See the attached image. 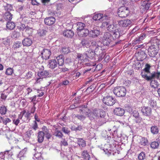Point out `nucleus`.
<instances>
[{
    "label": "nucleus",
    "mask_w": 160,
    "mask_h": 160,
    "mask_svg": "<svg viewBox=\"0 0 160 160\" xmlns=\"http://www.w3.org/2000/svg\"><path fill=\"white\" fill-rule=\"evenodd\" d=\"M150 68L151 66L149 64H146L143 71L141 73L142 76L147 81H151L155 78L159 79L160 76V72H154L151 73L150 72Z\"/></svg>",
    "instance_id": "nucleus-1"
},
{
    "label": "nucleus",
    "mask_w": 160,
    "mask_h": 160,
    "mask_svg": "<svg viewBox=\"0 0 160 160\" xmlns=\"http://www.w3.org/2000/svg\"><path fill=\"white\" fill-rule=\"evenodd\" d=\"M101 44L102 43L100 42L93 41L90 46V49L88 51H87L85 53L86 54H87V58L93 57L96 54V52H100L101 51L102 52Z\"/></svg>",
    "instance_id": "nucleus-2"
},
{
    "label": "nucleus",
    "mask_w": 160,
    "mask_h": 160,
    "mask_svg": "<svg viewBox=\"0 0 160 160\" xmlns=\"http://www.w3.org/2000/svg\"><path fill=\"white\" fill-rule=\"evenodd\" d=\"M83 110L85 111V114H86L88 117H89L90 119H92L91 118L92 117V114L95 117H99L100 118H103L105 116V112L100 109H95L93 110V112H91L89 109H88L87 108H85ZM80 111L82 112L83 110L81 109Z\"/></svg>",
    "instance_id": "nucleus-3"
},
{
    "label": "nucleus",
    "mask_w": 160,
    "mask_h": 160,
    "mask_svg": "<svg viewBox=\"0 0 160 160\" xmlns=\"http://www.w3.org/2000/svg\"><path fill=\"white\" fill-rule=\"evenodd\" d=\"M110 17L109 15H103L101 13H97L95 14L93 17L94 20H100L102 22V24L104 27L107 26L110 22Z\"/></svg>",
    "instance_id": "nucleus-4"
},
{
    "label": "nucleus",
    "mask_w": 160,
    "mask_h": 160,
    "mask_svg": "<svg viewBox=\"0 0 160 160\" xmlns=\"http://www.w3.org/2000/svg\"><path fill=\"white\" fill-rule=\"evenodd\" d=\"M117 27L116 24H112L107 27V30L113 34L115 38H118L120 36L119 29Z\"/></svg>",
    "instance_id": "nucleus-5"
},
{
    "label": "nucleus",
    "mask_w": 160,
    "mask_h": 160,
    "mask_svg": "<svg viewBox=\"0 0 160 160\" xmlns=\"http://www.w3.org/2000/svg\"><path fill=\"white\" fill-rule=\"evenodd\" d=\"M114 39L111 34L108 32H105L102 39V42L104 46H108Z\"/></svg>",
    "instance_id": "nucleus-6"
},
{
    "label": "nucleus",
    "mask_w": 160,
    "mask_h": 160,
    "mask_svg": "<svg viewBox=\"0 0 160 160\" xmlns=\"http://www.w3.org/2000/svg\"><path fill=\"white\" fill-rule=\"evenodd\" d=\"M113 92L118 97H123L126 93L125 88L122 86H118L115 88Z\"/></svg>",
    "instance_id": "nucleus-7"
},
{
    "label": "nucleus",
    "mask_w": 160,
    "mask_h": 160,
    "mask_svg": "<svg viewBox=\"0 0 160 160\" xmlns=\"http://www.w3.org/2000/svg\"><path fill=\"white\" fill-rule=\"evenodd\" d=\"M117 13L119 17L122 18H125L128 15L129 11L128 8L121 7L118 8Z\"/></svg>",
    "instance_id": "nucleus-8"
},
{
    "label": "nucleus",
    "mask_w": 160,
    "mask_h": 160,
    "mask_svg": "<svg viewBox=\"0 0 160 160\" xmlns=\"http://www.w3.org/2000/svg\"><path fill=\"white\" fill-rule=\"evenodd\" d=\"M49 6V5H48ZM50 6H51L52 9H49L48 10L49 13L51 15H54L56 14L59 12V10L61 8L62 4H58L57 6L52 4H50Z\"/></svg>",
    "instance_id": "nucleus-9"
},
{
    "label": "nucleus",
    "mask_w": 160,
    "mask_h": 160,
    "mask_svg": "<svg viewBox=\"0 0 160 160\" xmlns=\"http://www.w3.org/2000/svg\"><path fill=\"white\" fill-rule=\"evenodd\" d=\"M30 113L29 112H26V110H23L19 114V118L21 119H22L23 122H28L30 119Z\"/></svg>",
    "instance_id": "nucleus-10"
},
{
    "label": "nucleus",
    "mask_w": 160,
    "mask_h": 160,
    "mask_svg": "<svg viewBox=\"0 0 160 160\" xmlns=\"http://www.w3.org/2000/svg\"><path fill=\"white\" fill-rule=\"evenodd\" d=\"M102 101L105 104L108 106L113 105L116 102L115 98L109 96L104 97L102 99Z\"/></svg>",
    "instance_id": "nucleus-11"
},
{
    "label": "nucleus",
    "mask_w": 160,
    "mask_h": 160,
    "mask_svg": "<svg viewBox=\"0 0 160 160\" xmlns=\"http://www.w3.org/2000/svg\"><path fill=\"white\" fill-rule=\"evenodd\" d=\"M158 52L157 46L155 45H152L148 49V54L151 57H155Z\"/></svg>",
    "instance_id": "nucleus-12"
},
{
    "label": "nucleus",
    "mask_w": 160,
    "mask_h": 160,
    "mask_svg": "<svg viewBox=\"0 0 160 160\" xmlns=\"http://www.w3.org/2000/svg\"><path fill=\"white\" fill-rule=\"evenodd\" d=\"M141 111L142 115L146 117H149L152 115V109L148 106L141 107Z\"/></svg>",
    "instance_id": "nucleus-13"
},
{
    "label": "nucleus",
    "mask_w": 160,
    "mask_h": 160,
    "mask_svg": "<svg viewBox=\"0 0 160 160\" xmlns=\"http://www.w3.org/2000/svg\"><path fill=\"white\" fill-rule=\"evenodd\" d=\"M38 74L39 78H37L36 82L38 83L42 80L43 78L47 77L49 74V72L43 70L42 71L38 72Z\"/></svg>",
    "instance_id": "nucleus-14"
},
{
    "label": "nucleus",
    "mask_w": 160,
    "mask_h": 160,
    "mask_svg": "<svg viewBox=\"0 0 160 160\" xmlns=\"http://www.w3.org/2000/svg\"><path fill=\"white\" fill-rule=\"evenodd\" d=\"M113 148L111 145L108 143L106 144L103 148V150L107 154H114Z\"/></svg>",
    "instance_id": "nucleus-15"
},
{
    "label": "nucleus",
    "mask_w": 160,
    "mask_h": 160,
    "mask_svg": "<svg viewBox=\"0 0 160 160\" xmlns=\"http://www.w3.org/2000/svg\"><path fill=\"white\" fill-rule=\"evenodd\" d=\"M132 21L129 19L121 20L118 21V24L121 27L126 28L131 25Z\"/></svg>",
    "instance_id": "nucleus-16"
},
{
    "label": "nucleus",
    "mask_w": 160,
    "mask_h": 160,
    "mask_svg": "<svg viewBox=\"0 0 160 160\" xmlns=\"http://www.w3.org/2000/svg\"><path fill=\"white\" fill-rule=\"evenodd\" d=\"M41 54L43 59L47 60L49 58L51 54V52L50 49H44L42 51Z\"/></svg>",
    "instance_id": "nucleus-17"
},
{
    "label": "nucleus",
    "mask_w": 160,
    "mask_h": 160,
    "mask_svg": "<svg viewBox=\"0 0 160 160\" xmlns=\"http://www.w3.org/2000/svg\"><path fill=\"white\" fill-rule=\"evenodd\" d=\"M100 32L97 28H93L92 30L89 31L88 36L92 38H96L100 34Z\"/></svg>",
    "instance_id": "nucleus-18"
},
{
    "label": "nucleus",
    "mask_w": 160,
    "mask_h": 160,
    "mask_svg": "<svg viewBox=\"0 0 160 160\" xmlns=\"http://www.w3.org/2000/svg\"><path fill=\"white\" fill-rule=\"evenodd\" d=\"M132 114L133 118V119L136 123H140L142 120V118L140 117L139 113L138 111L134 110L132 112Z\"/></svg>",
    "instance_id": "nucleus-19"
},
{
    "label": "nucleus",
    "mask_w": 160,
    "mask_h": 160,
    "mask_svg": "<svg viewBox=\"0 0 160 160\" xmlns=\"http://www.w3.org/2000/svg\"><path fill=\"white\" fill-rule=\"evenodd\" d=\"M55 21V18L52 17H50L45 18L44 19L45 23L47 25H51L53 24Z\"/></svg>",
    "instance_id": "nucleus-20"
},
{
    "label": "nucleus",
    "mask_w": 160,
    "mask_h": 160,
    "mask_svg": "<svg viewBox=\"0 0 160 160\" xmlns=\"http://www.w3.org/2000/svg\"><path fill=\"white\" fill-rule=\"evenodd\" d=\"M113 112L114 114L121 116L124 115L125 112L123 109L120 108H118L114 109Z\"/></svg>",
    "instance_id": "nucleus-21"
},
{
    "label": "nucleus",
    "mask_w": 160,
    "mask_h": 160,
    "mask_svg": "<svg viewBox=\"0 0 160 160\" xmlns=\"http://www.w3.org/2000/svg\"><path fill=\"white\" fill-rule=\"evenodd\" d=\"M58 62L55 59H52L49 61L48 66L49 68L54 69L57 67Z\"/></svg>",
    "instance_id": "nucleus-22"
},
{
    "label": "nucleus",
    "mask_w": 160,
    "mask_h": 160,
    "mask_svg": "<svg viewBox=\"0 0 160 160\" xmlns=\"http://www.w3.org/2000/svg\"><path fill=\"white\" fill-rule=\"evenodd\" d=\"M78 35L80 37H85L88 35L89 31L87 29H84L77 32Z\"/></svg>",
    "instance_id": "nucleus-23"
},
{
    "label": "nucleus",
    "mask_w": 160,
    "mask_h": 160,
    "mask_svg": "<svg viewBox=\"0 0 160 160\" xmlns=\"http://www.w3.org/2000/svg\"><path fill=\"white\" fill-rule=\"evenodd\" d=\"M22 44L24 46H29L32 43V41L31 39L29 38H26L22 40Z\"/></svg>",
    "instance_id": "nucleus-24"
},
{
    "label": "nucleus",
    "mask_w": 160,
    "mask_h": 160,
    "mask_svg": "<svg viewBox=\"0 0 160 160\" xmlns=\"http://www.w3.org/2000/svg\"><path fill=\"white\" fill-rule=\"evenodd\" d=\"M63 35L68 38H71L74 36L73 32L70 30H66L63 32Z\"/></svg>",
    "instance_id": "nucleus-25"
},
{
    "label": "nucleus",
    "mask_w": 160,
    "mask_h": 160,
    "mask_svg": "<svg viewBox=\"0 0 160 160\" xmlns=\"http://www.w3.org/2000/svg\"><path fill=\"white\" fill-rule=\"evenodd\" d=\"M141 5L146 10H148L149 8L150 4L148 0H142L141 2Z\"/></svg>",
    "instance_id": "nucleus-26"
},
{
    "label": "nucleus",
    "mask_w": 160,
    "mask_h": 160,
    "mask_svg": "<svg viewBox=\"0 0 160 160\" xmlns=\"http://www.w3.org/2000/svg\"><path fill=\"white\" fill-rule=\"evenodd\" d=\"M151 133L154 135L158 134L159 132V128L157 126H152L150 128Z\"/></svg>",
    "instance_id": "nucleus-27"
},
{
    "label": "nucleus",
    "mask_w": 160,
    "mask_h": 160,
    "mask_svg": "<svg viewBox=\"0 0 160 160\" xmlns=\"http://www.w3.org/2000/svg\"><path fill=\"white\" fill-rule=\"evenodd\" d=\"M77 143L80 147H84L86 146L85 141L82 138H77Z\"/></svg>",
    "instance_id": "nucleus-28"
},
{
    "label": "nucleus",
    "mask_w": 160,
    "mask_h": 160,
    "mask_svg": "<svg viewBox=\"0 0 160 160\" xmlns=\"http://www.w3.org/2000/svg\"><path fill=\"white\" fill-rule=\"evenodd\" d=\"M87 54H86L85 53L83 54L78 53L77 56V59L78 60H81V62H83L84 60L87 58Z\"/></svg>",
    "instance_id": "nucleus-29"
},
{
    "label": "nucleus",
    "mask_w": 160,
    "mask_h": 160,
    "mask_svg": "<svg viewBox=\"0 0 160 160\" xmlns=\"http://www.w3.org/2000/svg\"><path fill=\"white\" fill-rule=\"evenodd\" d=\"M11 118H12V123L16 126H18L20 123V119H21V118H19V114L18 115V118H16V115H12Z\"/></svg>",
    "instance_id": "nucleus-30"
},
{
    "label": "nucleus",
    "mask_w": 160,
    "mask_h": 160,
    "mask_svg": "<svg viewBox=\"0 0 160 160\" xmlns=\"http://www.w3.org/2000/svg\"><path fill=\"white\" fill-rule=\"evenodd\" d=\"M44 134L42 131H40L38 133V140L39 142H42L44 139Z\"/></svg>",
    "instance_id": "nucleus-31"
},
{
    "label": "nucleus",
    "mask_w": 160,
    "mask_h": 160,
    "mask_svg": "<svg viewBox=\"0 0 160 160\" xmlns=\"http://www.w3.org/2000/svg\"><path fill=\"white\" fill-rule=\"evenodd\" d=\"M1 43L6 46H9L10 45V41L8 38H3L1 39Z\"/></svg>",
    "instance_id": "nucleus-32"
},
{
    "label": "nucleus",
    "mask_w": 160,
    "mask_h": 160,
    "mask_svg": "<svg viewBox=\"0 0 160 160\" xmlns=\"http://www.w3.org/2000/svg\"><path fill=\"white\" fill-rule=\"evenodd\" d=\"M57 59L58 61V64L59 66H62L63 65L64 63V59L63 57V56L62 55H60L56 58Z\"/></svg>",
    "instance_id": "nucleus-33"
},
{
    "label": "nucleus",
    "mask_w": 160,
    "mask_h": 160,
    "mask_svg": "<svg viewBox=\"0 0 160 160\" xmlns=\"http://www.w3.org/2000/svg\"><path fill=\"white\" fill-rule=\"evenodd\" d=\"M33 132L31 129H28L25 134L24 137L25 139L28 140L32 135H33Z\"/></svg>",
    "instance_id": "nucleus-34"
},
{
    "label": "nucleus",
    "mask_w": 160,
    "mask_h": 160,
    "mask_svg": "<svg viewBox=\"0 0 160 160\" xmlns=\"http://www.w3.org/2000/svg\"><path fill=\"white\" fill-rule=\"evenodd\" d=\"M15 23L12 22H8L6 24L7 28L11 30L13 29L15 27Z\"/></svg>",
    "instance_id": "nucleus-35"
},
{
    "label": "nucleus",
    "mask_w": 160,
    "mask_h": 160,
    "mask_svg": "<svg viewBox=\"0 0 160 160\" xmlns=\"http://www.w3.org/2000/svg\"><path fill=\"white\" fill-rule=\"evenodd\" d=\"M12 15L9 12H7L5 13V19L6 20L10 21L12 18Z\"/></svg>",
    "instance_id": "nucleus-36"
},
{
    "label": "nucleus",
    "mask_w": 160,
    "mask_h": 160,
    "mask_svg": "<svg viewBox=\"0 0 160 160\" xmlns=\"http://www.w3.org/2000/svg\"><path fill=\"white\" fill-rule=\"evenodd\" d=\"M25 33V35L26 36H30L32 35L33 31L32 28L27 27L26 29L24 31Z\"/></svg>",
    "instance_id": "nucleus-37"
},
{
    "label": "nucleus",
    "mask_w": 160,
    "mask_h": 160,
    "mask_svg": "<svg viewBox=\"0 0 160 160\" xmlns=\"http://www.w3.org/2000/svg\"><path fill=\"white\" fill-rule=\"evenodd\" d=\"M82 155L85 160H89L90 156L86 150H84L82 153Z\"/></svg>",
    "instance_id": "nucleus-38"
},
{
    "label": "nucleus",
    "mask_w": 160,
    "mask_h": 160,
    "mask_svg": "<svg viewBox=\"0 0 160 160\" xmlns=\"http://www.w3.org/2000/svg\"><path fill=\"white\" fill-rule=\"evenodd\" d=\"M77 32L82 29H84V27H85V25L84 23L81 22H78L77 23Z\"/></svg>",
    "instance_id": "nucleus-39"
},
{
    "label": "nucleus",
    "mask_w": 160,
    "mask_h": 160,
    "mask_svg": "<svg viewBox=\"0 0 160 160\" xmlns=\"http://www.w3.org/2000/svg\"><path fill=\"white\" fill-rule=\"evenodd\" d=\"M145 37V35L144 34H142L137 39H135L134 42L135 44H137L139 42H140Z\"/></svg>",
    "instance_id": "nucleus-40"
},
{
    "label": "nucleus",
    "mask_w": 160,
    "mask_h": 160,
    "mask_svg": "<svg viewBox=\"0 0 160 160\" xmlns=\"http://www.w3.org/2000/svg\"><path fill=\"white\" fill-rule=\"evenodd\" d=\"M138 160H146L145 154L143 152H141L138 157Z\"/></svg>",
    "instance_id": "nucleus-41"
},
{
    "label": "nucleus",
    "mask_w": 160,
    "mask_h": 160,
    "mask_svg": "<svg viewBox=\"0 0 160 160\" xmlns=\"http://www.w3.org/2000/svg\"><path fill=\"white\" fill-rule=\"evenodd\" d=\"M22 43L20 42L17 41L15 42L13 45V48L14 49L19 48L22 45Z\"/></svg>",
    "instance_id": "nucleus-42"
},
{
    "label": "nucleus",
    "mask_w": 160,
    "mask_h": 160,
    "mask_svg": "<svg viewBox=\"0 0 160 160\" xmlns=\"http://www.w3.org/2000/svg\"><path fill=\"white\" fill-rule=\"evenodd\" d=\"M7 111V108L4 106L0 107V114L2 115H5Z\"/></svg>",
    "instance_id": "nucleus-43"
},
{
    "label": "nucleus",
    "mask_w": 160,
    "mask_h": 160,
    "mask_svg": "<svg viewBox=\"0 0 160 160\" xmlns=\"http://www.w3.org/2000/svg\"><path fill=\"white\" fill-rule=\"evenodd\" d=\"M151 147L153 149L158 148L159 146V143L157 141H154L151 142Z\"/></svg>",
    "instance_id": "nucleus-44"
},
{
    "label": "nucleus",
    "mask_w": 160,
    "mask_h": 160,
    "mask_svg": "<svg viewBox=\"0 0 160 160\" xmlns=\"http://www.w3.org/2000/svg\"><path fill=\"white\" fill-rule=\"evenodd\" d=\"M88 41L87 39H84L82 40L81 44L82 46L88 47L89 46Z\"/></svg>",
    "instance_id": "nucleus-45"
},
{
    "label": "nucleus",
    "mask_w": 160,
    "mask_h": 160,
    "mask_svg": "<svg viewBox=\"0 0 160 160\" xmlns=\"http://www.w3.org/2000/svg\"><path fill=\"white\" fill-rule=\"evenodd\" d=\"M38 124L36 121H34L33 122L31 126V129H32L35 131H36L38 128Z\"/></svg>",
    "instance_id": "nucleus-46"
},
{
    "label": "nucleus",
    "mask_w": 160,
    "mask_h": 160,
    "mask_svg": "<svg viewBox=\"0 0 160 160\" xmlns=\"http://www.w3.org/2000/svg\"><path fill=\"white\" fill-rule=\"evenodd\" d=\"M148 143L147 139L144 138H142L140 140V143L143 146H145Z\"/></svg>",
    "instance_id": "nucleus-47"
},
{
    "label": "nucleus",
    "mask_w": 160,
    "mask_h": 160,
    "mask_svg": "<svg viewBox=\"0 0 160 160\" xmlns=\"http://www.w3.org/2000/svg\"><path fill=\"white\" fill-rule=\"evenodd\" d=\"M152 80V79L151 80L152 81H151L150 83L151 87L155 88H158V82L155 80Z\"/></svg>",
    "instance_id": "nucleus-48"
},
{
    "label": "nucleus",
    "mask_w": 160,
    "mask_h": 160,
    "mask_svg": "<svg viewBox=\"0 0 160 160\" xmlns=\"http://www.w3.org/2000/svg\"><path fill=\"white\" fill-rule=\"evenodd\" d=\"M41 154L40 152H37L34 154L33 158L34 160H39L40 158H41Z\"/></svg>",
    "instance_id": "nucleus-49"
},
{
    "label": "nucleus",
    "mask_w": 160,
    "mask_h": 160,
    "mask_svg": "<svg viewBox=\"0 0 160 160\" xmlns=\"http://www.w3.org/2000/svg\"><path fill=\"white\" fill-rule=\"evenodd\" d=\"M149 104L152 107H154L156 106V102L152 98L150 99L149 101Z\"/></svg>",
    "instance_id": "nucleus-50"
},
{
    "label": "nucleus",
    "mask_w": 160,
    "mask_h": 160,
    "mask_svg": "<svg viewBox=\"0 0 160 160\" xmlns=\"http://www.w3.org/2000/svg\"><path fill=\"white\" fill-rule=\"evenodd\" d=\"M67 140L65 139H63L60 142V145L61 146H67L68 145V143Z\"/></svg>",
    "instance_id": "nucleus-51"
},
{
    "label": "nucleus",
    "mask_w": 160,
    "mask_h": 160,
    "mask_svg": "<svg viewBox=\"0 0 160 160\" xmlns=\"http://www.w3.org/2000/svg\"><path fill=\"white\" fill-rule=\"evenodd\" d=\"M20 35V33L19 32L16 31H14L12 33V37L14 38H17L19 37Z\"/></svg>",
    "instance_id": "nucleus-52"
},
{
    "label": "nucleus",
    "mask_w": 160,
    "mask_h": 160,
    "mask_svg": "<svg viewBox=\"0 0 160 160\" xmlns=\"http://www.w3.org/2000/svg\"><path fill=\"white\" fill-rule=\"evenodd\" d=\"M63 54H67L69 52L68 48L66 47H62L61 50Z\"/></svg>",
    "instance_id": "nucleus-53"
},
{
    "label": "nucleus",
    "mask_w": 160,
    "mask_h": 160,
    "mask_svg": "<svg viewBox=\"0 0 160 160\" xmlns=\"http://www.w3.org/2000/svg\"><path fill=\"white\" fill-rule=\"evenodd\" d=\"M55 136L59 138H62L63 136L62 133L59 131H57L55 132Z\"/></svg>",
    "instance_id": "nucleus-54"
},
{
    "label": "nucleus",
    "mask_w": 160,
    "mask_h": 160,
    "mask_svg": "<svg viewBox=\"0 0 160 160\" xmlns=\"http://www.w3.org/2000/svg\"><path fill=\"white\" fill-rule=\"evenodd\" d=\"M13 73V70L11 68H8L6 71V74L8 75H11Z\"/></svg>",
    "instance_id": "nucleus-55"
},
{
    "label": "nucleus",
    "mask_w": 160,
    "mask_h": 160,
    "mask_svg": "<svg viewBox=\"0 0 160 160\" xmlns=\"http://www.w3.org/2000/svg\"><path fill=\"white\" fill-rule=\"evenodd\" d=\"M43 4L44 5H48V8H50V7L51 6H48V5H48L49 3V2H50V0H41Z\"/></svg>",
    "instance_id": "nucleus-56"
},
{
    "label": "nucleus",
    "mask_w": 160,
    "mask_h": 160,
    "mask_svg": "<svg viewBox=\"0 0 160 160\" xmlns=\"http://www.w3.org/2000/svg\"><path fill=\"white\" fill-rule=\"evenodd\" d=\"M76 117H77L78 119L81 121H83L85 118V117L84 115H77L76 116Z\"/></svg>",
    "instance_id": "nucleus-57"
},
{
    "label": "nucleus",
    "mask_w": 160,
    "mask_h": 160,
    "mask_svg": "<svg viewBox=\"0 0 160 160\" xmlns=\"http://www.w3.org/2000/svg\"><path fill=\"white\" fill-rule=\"evenodd\" d=\"M139 27L138 26H136L131 31L130 34L131 35L133 34L134 33L136 32L139 29Z\"/></svg>",
    "instance_id": "nucleus-58"
},
{
    "label": "nucleus",
    "mask_w": 160,
    "mask_h": 160,
    "mask_svg": "<svg viewBox=\"0 0 160 160\" xmlns=\"http://www.w3.org/2000/svg\"><path fill=\"white\" fill-rule=\"evenodd\" d=\"M42 130L43 131H42V132L44 134H45L49 132V130L45 126H43L42 127Z\"/></svg>",
    "instance_id": "nucleus-59"
},
{
    "label": "nucleus",
    "mask_w": 160,
    "mask_h": 160,
    "mask_svg": "<svg viewBox=\"0 0 160 160\" xmlns=\"http://www.w3.org/2000/svg\"><path fill=\"white\" fill-rule=\"evenodd\" d=\"M38 95L37 96L38 97H41L42 96L44 95V92L43 91L41 90H38Z\"/></svg>",
    "instance_id": "nucleus-60"
},
{
    "label": "nucleus",
    "mask_w": 160,
    "mask_h": 160,
    "mask_svg": "<svg viewBox=\"0 0 160 160\" xmlns=\"http://www.w3.org/2000/svg\"><path fill=\"white\" fill-rule=\"evenodd\" d=\"M32 76V72H30L27 73L25 76V78L26 79H30L31 78Z\"/></svg>",
    "instance_id": "nucleus-61"
},
{
    "label": "nucleus",
    "mask_w": 160,
    "mask_h": 160,
    "mask_svg": "<svg viewBox=\"0 0 160 160\" xmlns=\"http://www.w3.org/2000/svg\"><path fill=\"white\" fill-rule=\"evenodd\" d=\"M107 132L106 131H105L103 132V133L102 134V137H103L104 138H108V135L107 134Z\"/></svg>",
    "instance_id": "nucleus-62"
},
{
    "label": "nucleus",
    "mask_w": 160,
    "mask_h": 160,
    "mask_svg": "<svg viewBox=\"0 0 160 160\" xmlns=\"http://www.w3.org/2000/svg\"><path fill=\"white\" fill-rule=\"evenodd\" d=\"M11 121L10 119L8 118H6L4 119L3 124L6 125L7 123H9Z\"/></svg>",
    "instance_id": "nucleus-63"
},
{
    "label": "nucleus",
    "mask_w": 160,
    "mask_h": 160,
    "mask_svg": "<svg viewBox=\"0 0 160 160\" xmlns=\"http://www.w3.org/2000/svg\"><path fill=\"white\" fill-rule=\"evenodd\" d=\"M118 122L123 127H126L128 125L127 123L125 122L119 121Z\"/></svg>",
    "instance_id": "nucleus-64"
}]
</instances>
